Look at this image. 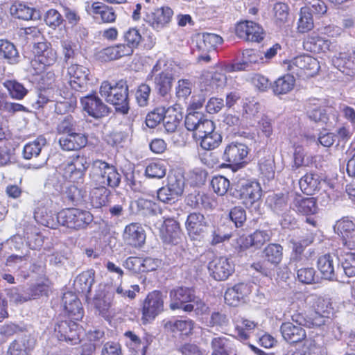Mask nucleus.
<instances>
[{"label":"nucleus","instance_id":"obj_1","mask_svg":"<svg viewBox=\"0 0 355 355\" xmlns=\"http://www.w3.org/2000/svg\"><path fill=\"white\" fill-rule=\"evenodd\" d=\"M57 225L79 230L85 228L93 220L92 215L87 211L71 208L60 211L55 215Z\"/></svg>","mask_w":355,"mask_h":355},{"label":"nucleus","instance_id":"obj_2","mask_svg":"<svg viewBox=\"0 0 355 355\" xmlns=\"http://www.w3.org/2000/svg\"><path fill=\"white\" fill-rule=\"evenodd\" d=\"M184 124L188 130L194 132V137L198 141L217 132L214 123L198 112L189 113L186 116Z\"/></svg>","mask_w":355,"mask_h":355},{"label":"nucleus","instance_id":"obj_3","mask_svg":"<svg viewBox=\"0 0 355 355\" xmlns=\"http://www.w3.org/2000/svg\"><path fill=\"white\" fill-rule=\"evenodd\" d=\"M184 178L180 174L169 173L167 184L157 191V198L164 203L172 204L182 195Z\"/></svg>","mask_w":355,"mask_h":355},{"label":"nucleus","instance_id":"obj_4","mask_svg":"<svg viewBox=\"0 0 355 355\" xmlns=\"http://www.w3.org/2000/svg\"><path fill=\"white\" fill-rule=\"evenodd\" d=\"M284 65L287 71L297 76H313L320 69L317 59L309 55L297 56L291 60L284 62Z\"/></svg>","mask_w":355,"mask_h":355},{"label":"nucleus","instance_id":"obj_5","mask_svg":"<svg viewBox=\"0 0 355 355\" xmlns=\"http://www.w3.org/2000/svg\"><path fill=\"white\" fill-rule=\"evenodd\" d=\"M90 165V162L85 156L73 157L70 162H64L60 166L63 175L73 182H79L83 180L85 171Z\"/></svg>","mask_w":355,"mask_h":355},{"label":"nucleus","instance_id":"obj_6","mask_svg":"<svg viewBox=\"0 0 355 355\" xmlns=\"http://www.w3.org/2000/svg\"><path fill=\"white\" fill-rule=\"evenodd\" d=\"M236 191L247 207L250 208L255 205L254 208H257L262 195L259 183L249 180L242 181L237 184Z\"/></svg>","mask_w":355,"mask_h":355},{"label":"nucleus","instance_id":"obj_7","mask_svg":"<svg viewBox=\"0 0 355 355\" xmlns=\"http://www.w3.org/2000/svg\"><path fill=\"white\" fill-rule=\"evenodd\" d=\"M169 300V308L172 311L181 309L189 313L193 308L190 302L194 300V293L189 288L178 287L170 291Z\"/></svg>","mask_w":355,"mask_h":355},{"label":"nucleus","instance_id":"obj_8","mask_svg":"<svg viewBox=\"0 0 355 355\" xmlns=\"http://www.w3.org/2000/svg\"><path fill=\"white\" fill-rule=\"evenodd\" d=\"M164 310V299L159 291L150 293L145 299L142 308V320L146 324L155 318Z\"/></svg>","mask_w":355,"mask_h":355},{"label":"nucleus","instance_id":"obj_9","mask_svg":"<svg viewBox=\"0 0 355 355\" xmlns=\"http://www.w3.org/2000/svg\"><path fill=\"white\" fill-rule=\"evenodd\" d=\"M173 15V10L166 6L146 11L143 19L154 30L159 31L168 25Z\"/></svg>","mask_w":355,"mask_h":355},{"label":"nucleus","instance_id":"obj_10","mask_svg":"<svg viewBox=\"0 0 355 355\" xmlns=\"http://www.w3.org/2000/svg\"><path fill=\"white\" fill-rule=\"evenodd\" d=\"M112 106L114 114L126 115L130 110L128 87L125 81L121 80L112 86Z\"/></svg>","mask_w":355,"mask_h":355},{"label":"nucleus","instance_id":"obj_11","mask_svg":"<svg viewBox=\"0 0 355 355\" xmlns=\"http://www.w3.org/2000/svg\"><path fill=\"white\" fill-rule=\"evenodd\" d=\"M334 229L343 247L349 250L355 249V223L352 220L344 217L336 223Z\"/></svg>","mask_w":355,"mask_h":355},{"label":"nucleus","instance_id":"obj_12","mask_svg":"<svg viewBox=\"0 0 355 355\" xmlns=\"http://www.w3.org/2000/svg\"><path fill=\"white\" fill-rule=\"evenodd\" d=\"M69 83L72 89L83 92L88 88L89 70L83 65L71 63L67 68Z\"/></svg>","mask_w":355,"mask_h":355},{"label":"nucleus","instance_id":"obj_13","mask_svg":"<svg viewBox=\"0 0 355 355\" xmlns=\"http://www.w3.org/2000/svg\"><path fill=\"white\" fill-rule=\"evenodd\" d=\"M210 275L217 281L227 279L234 271L233 263L225 257H215L208 265Z\"/></svg>","mask_w":355,"mask_h":355},{"label":"nucleus","instance_id":"obj_14","mask_svg":"<svg viewBox=\"0 0 355 355\" xmlns=\"http://www.w3.org/2000/svg\"><path fill=\"white\" fill-rule=\"evenodd\" d=\"M236 34L241 39L254 42H260L265 35L262 27L252 21L239 23L236 26Z\"/></svg>","mask_w":355,"mask_h":355},{"label":"nucleus","instance_id":"obj_15","mask_svg":"<svg viewBox=\"0 0 355 355\" xmlns=\"http://www.w3.org/2000/svg\"><path fill=\"white\" fill-rule=\"evenodd\" d=\"M227 83V77L220 71H205L200 78V87L207 92H214L223 89Z\"/></svg>","mask_w":355,"mask_h":355},{"label":"nucleus","instance_id":"obj_16","mask_svg":"<svg viewBox=\"0 0 355 355\" xmlns=\"http://www.w3.org/2000/svg\"><path fill=\"white\" fill-rule=\"evenodd\" d=\"M162 239L164 243L177 245L180 243L182 232L179 223L172 218L166 219L159 227Z\"/></svg>","mask_w":355,"mask_h":355},{"label":"nucleus","instance_id":"obj_17","mask_svg":"<svg viewBox=\"0 0 355 355\" xmlns=\"http://www.w3.org/2000/svg\"><path fill=\"white\" fill-rule=\"evenodd\" d=\"M248 153V148L244 144L232 142L225 147L223 159L230 165H239L246 158Z\"/></svg>","mask_w":355,"mask_h":355},{"label":"nucleus","instance_id":"obj_18","mask_svg":"<svg viewBox=\"0 0 355 355\" xmlns=\"http://www.w3.org/2000/svg\"><path fill=\"white\" fill-rule=\"evenodd\" d=\"M80 101L84 110L94 118H101L109 112L108 107L96 96L88 95L81 97Z\"/></svg>","mask_w":355,"mask_h":355},{"label":"nucleus","instance_id":"obj_19","mask_svg":"<svg viewBox=\"0 0 355 355\" xmlns=\"http://www.w3.org/2000/svg\"><path fill=\"white\" fill-rule=\"evenodd\" d=\"M33 52L37 58V61L44 66H53L58 60L56 51L47 42L35 43Z\"/></svg>","mask_w":355,"mask_h":355},{"label":"nucleus","instance_id":"obj_20","mask_svg":"<svg viewBox=\"0 0 355 355\" xmlns=\"http://www.w3.org/2000/svg\"><path fill=\"white\" fill-rule=\"evenodd\" d=\"M78 325L72 320L61 321L55 326V332L60 340L76 341L79 339Z\"/></svg>","mask_w":355,"mask_h":355},{"label":"nucleus","instance_id":"obj_21","mask_svg":"<svg viewBox=\"0 0 355 355\" xmlns=\"http://www.w3.org/2000/svg\"><path fill=\"white\" fill-rule=\"evenodd\" d=\"M35 345L34 340L30 335L24 334L13 340L8 349V355H29Z\"/></svg>","mask_w":355,"mask_h":355},{"label":"nucleus","instance_id":"obj_22","mask_svg":"<svg viewBox=\"0 0 355 355\" xmlns=\"http://www.w3.org/2000/svg\"><path fill=\"white\" fill-rule=\"evenodd\" d=\"M123 239L130 245L141 247L146 240L145 231L139 224L131 223L125 228Z\"/></svg>","mask_w":355,"mask_h":355},{"label":"nucleus","instance_id":"obj_23","mask_svg":"<svg viewBox=\"0 0 355 355\" xmlns=\"http://www.w3.org/2000/svg\"><path fill=\"white\" fill-rule=\"evenodd\" d=\"M185 225L189 236L193 239L203 233L207 225L205 216L198 212L190 214Z\"/></svg>","mask_w":355,"mask_h":355},{"label":"nucleus","instance_id":"obj_24","mask_svg":"<svg viewBox=\"0 0 355 355\" xmlns=\"http://www.w3.org/2000/svg\"><path fill=\"white\" fill-rule=\"evenodd\" d=\"M110 287L104 286L102 291L95 297L94 305L98 311L99 314L102 315L109 323L111 322V313L110 311L111 304V295L109 292Z\"/></svg>","mask_w":355,"mask_h":355},{"label":"nucleus","instance_id":"obj_25","mask_svg":"<svg viewBox=\"0 0 355 355\" xmlns=\"http://www.w3.org/2000/svg\"><path fill=\"white\" fill-rule=\"evenodd\" d=\"M280 331L284 339L290 343H296L306 338L305 330L300 326L286 322L282 324Z\"/></svg>","mask_w":355,"mask_h":355},{"label":"nucleus","instance_id":"obj_26","mask_svg":"<svg viewBox=\"0 0 355 355\" xmlns=\"http://www.w3.org/2000/svg\"><path fill=\"white\" fill-rule=\"evenodd\" d=\"M87 137L80 132H75L59 139L61 148L65 150H76L86 146Z\"/></svg>","mask_w":355,"mask_h":355},{"label":"nucleus","instance_id":"obj_27","mask_svg":"<svg viewBox=\"0 0 355 355\" xmlns=\"http://www.w3.org/2000/svg\"><path fill=\"white\" fill-rule=\"evenodd\" d=\"M248 293L249 288L246 284H238L227 289L224 295L225 301L230 306H236L243 302Z\"/></svg>","mask_w":355,"mask_h":355},{"label":"nucleus","instance_id":"obj_28","mask_svg":"<svg viewBox=\"0 0 355 355\" xmlns=\"http://www.w3.org/2000/svg\"><path fill=\"white\" fill-rule=\"evenodd\" d=\"M306 305L314 312L329 314L333 309L330 299L316 294H310L304 300Z\"/></svg>","mask_w":355,"mask_h":355},{"label":"nucleus","instance_id":"obj_29","mask_svg":"<svg viewBox=\"0 0 355 355\" xmlns=\"http://www.w3.org/2000/svg\"><path fill=\"white\" fill-rule=\"evenodd\" d=\"M321 182L322 178L318 173H308L300 178L299 185L303 193L312 195L320 190Z\"/></svg>","mask_w":355,"mask_h":355},{"label":"nucleus","instance_id":"obj_30","mask_svg":"<svg viewBox=\"0 0 355 355\" xmlns=\"http://www.w3.org/2000/svg\"><path fill=\"white\" fill-rule=\"evenodd\" d=\"M223 38L214 33H205L197 37V48L198 51L209 52L223 42Z\"/></svg>","mask_w":355,"mask_h":355},{"label":"nucleus","instance_id":"obj_31","mask_svg":"<svg viewBox=\"0 0 355 355\" xmlns=\"http://www.w3.org/2000/svg\"><path fill=\"white\" fill-rule=\"evenodd\" d=\"M257 324L246 318H237L234 321L235 332L239 340H247L254 332Z\"/></svg>","mask_w":355,"mask_h":355},{"label":"nucleus","instance_id":"obj_32","mask_svg":"<svg viewBox=\"0 0 355 355\" xmlns=\"http://www.w3.org/2000/svg\"><path fill=\"white\" fill-rule=\"evenodd\" d=\"M33 214L34 218L38 223L51 228L56 227L57 220L55 216H52L51 213L47 211L43 202H38L37 203Z\"/></svg>","mask_w":355,"mask_h":355},{"label":"nucleus","instance_id":"obj_33","mask_svg":"<svg viewBox=\"0 0 355 355\" xmlns=\"http://www.w3.org/2000/svg\"><path fill=\"white\" fill-rule=\"evenodd\" d=\"M329 107L323 105V102L318 99H314L313 103H310L309 108L307 111L309 117L315 121H322L327 123L329 120L327 115V110Z\"/></svg>","mask_w":355,"mask_h":355},{"label":"nucleus","instance_id":"obj_34","mask_svg":"<svg viewBox=\"0 0 355 355\" xmlns=\"http://www.w3.org/2000/svg\"><path fill=\"white\" fill-rule=\"evenodd\" d=\"M318 267L324 279L336 280L334 266V257L329 254L321 256L318 260Z\"/></svg>","mask_w":355,"mask_h":355},{"label":"nucleus","instance_id":"obj_35","mask_svg":"<svg viewBox=\"0 0 355 355\" xmlns=\"http://www.w3.org/2000/svg\"><path fill=\"white\" fill-rule=\"evenodd\" d=\"M83 121L75 119L71 115L64 116L58 124L56 130L58 134L68 135L75 132H80Z\"/></svg>","mask_w":355,"mask_h":355},{"label":"nucleus","instance_id":"obj_36","mask_svg":"<svg viewBox=\"0 0 355 355\" xmlns=\"http://www.w3.org/2000/svg\"><path fill=\"white\" fill-rule=\"evenodd\" d=\"M242 55V62L234 64L232 66L233 71L245 70L250 64L258 63L263 60L262 53L254 49H245L243 51Z\"/></svg>","mask_w":355,"mask_h":355},{"label":"nucleus","instance_id":"obj_37","mask_svg":"<svg viewBox=\"0 0 355 355\" xmlns=\"http://www.w3.org/2000/svg\"><path fill=\"white\" fill-rule=\"evenodd\" d=\"M293 209L303 215H313L317 212L316 200L313 198L297 197L293 202Z\"/></svg>","mask_w":355,"mask_h":355},{"label":"nucleus","instance_id":"obj_38","mask_svg":"<svg viewBox=\"0 0 355 355\" xmlns=\"http://www.w3.org/2000/svg\"><path fill=\"white\" fill-rule=\"evenodd\" d=\"M164 328L171 332L179 331L182 335L189 336L192 334L194 322L190 319L167 321L164 324Z\"/></svg>","mask_w":355,"mask_h":355},{"label":"nucleus","instance_id":"obj_39","mask_svg":"<svg viewBox=\"0 0 355 355\" xmlns=\"http://www.w3.org/2000/svg\"><path fill=\"white\" fill-rule=\"evenodd\" d=\"M270 235L266 231H256L252 234L243 239L242 246L245 248L254 247L259 248L266 241L270 240Z\"/></svg>","mask_w":355,"mask_h":355},{"label":"nucleus","instance_id":"obj_40","mask_svg":"<svg viewBox=\"0 0 355 355\" xmlns=\"http://www.w3.org/2000/svg\"><path fill=\"white\" fill-rule=\"evenodd\" d=\"M295 82L293 74L283 76L275 81L272 85L273 92L277 95L286 94L293 89Z\"/></svg>","mask_w":355,"mask_h":355},{"label":"nucleus","instance_id":"obj_41","mask_svg":"<svg viewBox=\"0 0 355 355\" xmlns=\"http://www.w3.org/2000/svg\"><path fill=\"white\" fill-rule=\"evenodd\" d=\"M94 282L93 273L90 271L83 272L74 280V287L78 292L89 293Z\"/></svg>","mask_w":355,"mask_h":355},{"label":"nucleus","instance_id":"obj_42","mask_svg":"<svg viewBox=\"0 0 355 355\" xmlns=\"http://www.w3.org/2000/svg\"><path fill=\"white\" fill-rule=\"evenodd\" d=\"M154 77V83L156 89L161 96H166L171 89L172 76L168 73L162 71Z\"/></svg>","mask_w":355,"mask_h":355},{"label":"nucleus","instance_id":"obj_43","mask_svg":"<svg viewBox=\"0 0 355 355\" xmlns=\"http://www.w3.org/2000/svg\"><path fill=\"white\" fill-rule=\"evenodd\" d=\"M263 255L267 261L277 266L282 259L283 248L279 244L270 243L265 248Z\"/></svg>","mask_w":355,"mask_h":355},{"label":"nucleus","instance_id":"obj_44","mask_svg":"<svg viewBox=\"0 0 355 355\" xmlns=\"http://www.w3.org/2000/svg\"><path fill=\"white\" fill-rule=\"evenodd\" d=\"M46 144V139L43 137H39L35 141L28 143L24 147V157L30 159L34 157H37Z\"/></svg>","mask_w":355,"mask_h":355},{"label":"nucleus","instance_id":"obj_45","mask_svg":"<svg viewBox=\"0 0 355 355\" xmlns=\"http://www.w3.org/2000/svg\"><path fill=\"white\" fill-rule=\"evenodd\" d=\"M0 56L8 60L10 64L18 62L19 53L15 45L8 40H0Z\"/></svg>","mask_w":355,"mask_h":355},{"label":"nucleus","instance_id":"obj_46","mask_svg":"<svg viewBox=\"0 0 355 355\" xmlns=\"http://www.w3.org/2000/svg\"><path fill=\"white\" fill-rule=\"evenodd\" d=\"M11 10L15 17L23 20L36 19L40 17L39 11L24 4H19L15 8H11Z\"/></svg>","mask_w":355,"mask_h":355},{"label":"nucleus","instance_id":"obj_47","mask_svg":"<svg viewBox=\"0 0 355 355\" xmlns=\"http://www.w3.org/2000/svg\"><path fill=\"white\" fill-rule=\"evenodd\" d=\"M261 173L268 180L275 177V160L273 155L268 154L261 158L259 162Z\"/></svg>","mask_w":355,"mask_h":355},{"label":"nucleus","instance_id":"obj_48","mask_svg":"<svg viewBox=\"0 0 355 355\" xmlns=\"http://www.w3.org/2000/svg\"><path fill=\"white\" fill-rule=\"evenodd\" d=\"M166 166L164 162H153L146 166L145 174L149 178L161 179L166 175Z\"/></svg>","mask_w":355,"mask_h":355},{"label":"nucleus","instance_id":"obj_49","mask_svg":"<svg viewBox=\"0 0 355 355\" xmlns=\"http://www.w3.org/2000/svg\"><path fill=\"white\" fill-rule=\"evenodd\" d=\"M3 85L12 98L21 100L27 94L28 90L16 80H6L3 83Z\"/></svg>","mask_w":355,"mask_h":355},{"label":"nucleus","instance_id":"obj_50","mask_svg":"<svg viewBox=\"0 0 355 355\" xmlns=\"http://www.w3.org/2000/svg\"><path fill=\"white\" fill-rule=\"evenodd\" d=\"M91 9L96 19H101L102 22L108 23L111 21V8L103 3L94 2Z\"/></svg>","mask_w":355,"mask_h":355},{"label":"nucleus","instance_id":"obj_51","mask_svg":"<svg viewBox=\"0 0 355 355\" xmlns=\"http://www.w3.org/2000/svg\"><path fill=\"white\" fill-rule=\"evenodd\" d=\"M313 28V20L312 14L309 9L302 8L300 17L297 23V29L300 33H306Z\"/></svg>","mask_w":355,"mask_h":355},{"label":"nucleus","instance_id":"obj_52","mask_svg":"<svg viewBox=\"0 0 355 355\" xmlns=\"http://www.w3.org/2000/svg\"><path fill=\"white\" fill-rule=\"evenodd\" d=\"M230 342L225 336L215 337L211 340V347L213 350L211 355H225L230 348Z\"/></svg>","mask_w":355,"mask_h":355},{"label":"nucleus","instance_id":"obj_53","mask_svg":"<svg viewBox=\"0 0 355 355\" xmlns=\"http://www.w3.org/2000/svg\"><path fill=\"white\" fill-rule=\"evenodd\" d=\"M274 19L277 25L282 26L288 19V8L284 3H277L273 7Z\"/></svg>","mask_w":355,"mask_h":355},{"label":"nucleus","instance_id":"obj_54","mask_svg":"<svg viewBox=\"0 0 355 355\" xmlns=\"http://www.w3.org/2000/svg\"><path fill=\"white\" fill-rule=\"evenodd\" d=\"M61 47L64 63L67 64L73 63L78 56L73 43L71 41L63 40L61 42Z\"/></svg>","mask_w":355,"mask_h":355},{"label":"nucleus","instance_id":"obj_55","mask_svg":"<svg viewBox=\"0 0 355 355\" xmlns=\"http://www.w3.org/2000/svg\"><path fill=\"white\" fill-rule=\"evenodd\" d=\"M95 170L98 171V175L99 179L98 181L103 184L110 185L111 182V177L110 173H107L106 170L110 168V164L101 160H96L94 163Z\"/></svg>","mask_w":355,"mask_h":355},{"label":"nucleus","instance_id":"obj_56","mask_svg":"<svg viewBox=\"0 0 355 355\" xmlns=\"http://www.w3.org/2000/svg\"><path fill=\"white\" fill-rule=\"evenodd\" d=\"M200 146L205 150H210L217 148L222 141V136L217 131L206 136L200 141Z\"/></svg>","mask_w":355,"mask_h":355},{"label":"nucleus","instance_id":"obj_57","mask_svg":"<svg viewBox=\"0 0 355 355\" xmlns=\"http://www.w3.org/2000/svg\"><path fill=\"white\" fill-rule=\"evenodd\" d=\"M47 291L48 286L44 283L34 284L25 288L26 294L29 297L28 300L38 298L43 295H46Z\"/></svg>","mask_w":355,"mask_h":355},{"label":"nucleus","instance_id":"obj_58","mask_svg":"<svg viewBox=\"0 0 355 355\" xmlns=\"http://www.w3.org/2000/svg\"><path fill=\"white\" fill-rule=\"evenodd\" d=\"M122 282H119V285L116 282H114L116 286V294L118 297H123L124 299L132 300L134 299L136 296V293L139 291V287L138 285H132L131 286V288H125L122 286Z\"/></svg>","mask_w":355,"mask_h":355},{"label":"nucleus","instance_id":"obj_59","mask_svg":"<svg viewBox=\"0 0 355 355\" xmlns=\"http://www.w3.org/2000/svg\"><path fill=\"white\" fill-rule=\"evenodd\" d=\"M211 184L215 193L223 196L230 187V181L224 176H216L211 180Z\"/></svg>","mask_w":355,"mask_h":355},{"label":"nucleus","instance_id":"obj_60","mask_svg":"<svg viewBox=\"0 0 355 355\" xmlns=\"http://www.w3.org/2000/svg\"><path fill=\"white\" fill-rule=\"evenodd\" d=\"M297 275L298 279L304 284H313L318 281L313 268H302L297 270Z\"/></svg>","mask_w":355,"mask_h":355},{"label":"nucleus","instance_id":"obj_61","mask_svg":"<svg viewBox=\"0 0 355 355\" xmlns=\"http://www.w3.org/2000/svg\"><path fill=\"white\" fill-rule=\"evenodd\" d=\"M8 296L10 302L14 303H24L28 301L29 297L26 295L25 288L13 287L8 291Z\"/></svg>","mask_w":355,"mask_h":355},{"label":"nucleus","instance_id":"obj_62","mask_svg":"<svg viewBox=\"0 0 355 355\" xmlns=\"http://www.w3.org/2000/svg\"><path fill=\"white\" fill-rule=\"evenodd\" d=\"M151 89L146 83L141 84L136 91V100L138 105L141 107H145L148 103Z\"/></svg>","mask_w":355,"mask_h":355},{"label":"nucleus","instance_id":"obj_63","mask_svg":"<svg viewBox=\"0 0 355 355\" xmlns=\"http://www.w3.org/2000/svg\"><path fill=\"white\" fill-rule=\"evenodd\" d=\"M304 8L309 9V12L319 17L327 12V7L322 0H307L306 6Z\"/></svg>","mask_w":355,"mask_h":355},{"label":"nucleus","instance_id":"obj_64","mask_svg":"<svg viewBox=\"0 0 355 355\" xmlns=\"http://www.w3.org/2000/svg\"><path fill=\"white\" fill-rule=\"evenodd\" d=\"M342 267L346 276L355 277V253L347 254L346 258L342 262Z\"/></svg>","mask_w":355,"mask_h":355}]
</instances>
